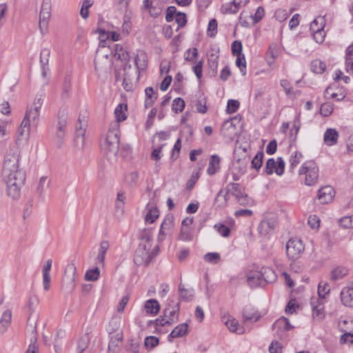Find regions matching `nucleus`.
<instances>
[{
  "label": "nucleus",
  "mask_w": 353,
  "mask_h": 353,
  "mask_svg": "<svg viewBox=\"0 0 353 353\" xmlns=\"http://www.w3.org/2000/svg\"><path fill=\"white\" fill-rule=\"evenodd\" d=\"M208 65L210 68L216 71L218 66V56L211 54L208 58Z\"/></svg>",
  "instance_id": "nucleus-61"
},
{
  "label": "nucleus",
  "mask_w": 353,
  "mask_h": 353,
  "mask_svg": "<svg viewBox=\"0 0 353 353\" xmlns=\"http://www.w3.org/2000/svg\"><path fill=\"white\" fill-rule=\"evenodd\" d=\"M129 295L124 296L119 302L116 307V310L118 313H123L124 309L129 301Z\"/></svg>",
  "instance_id": "nucleus-50"
},
{
  "label": "nucleus",
  "mask_w": 353,
  "mask_h": 353,
  "mask_svg": "<svg viewBox=\"0 0 353 353\" xmlns=\"http://www.w3.org/2000/svg\"><path fill=\"white\" fill-rule=\"evenodd\" d=\"M303 157V155L299 152H296L294 155L291 156L290 162V168L294 169L299 163Z\"/></svg>",
  "instance_id": "nucleus-52"
},
{
  "label": "nucleus",
  "mask_w": 353,
  "mask_h": 353,
  "mask_svg": "<svg viewBox=\"0 0 353 353\" xmlns=\"http://www.w3.org/2000/svg\"><path fill=\"white\" fill-rule=\"evenodd\" d=\"M350 323L353 325V321H348L347 320H343L340 321L339 323V327L340 330L343 332L340 339V342L342 344L350 343H353V334L351 333L353 331V327H345V325L346 324Z\"/></svg>",
  "instance_id": "nucleus-9"
},
{
  "label": "nucleus",
  "mask_w": 353,
  "mask_h": 353,
  "mask_svg": "<svg viewBox=\"0 0 353 353\" xmlns=\"http://www.w3.org/2000/svg\"><path fill=\"white\" fill-rule=\"evenodd\" d=\"M84 142H85V134H82V131H79V134H76L75 135V146L78 148L79 149L81 150L83 149L84 146Z\"/></svg>",
  "instance_id": "nucleus-51"
},
{
  "label": "nucleus",
  "mask_w": 353,
  "mask_h": 353,
  "mask_svg": "<svg viewBox=\"0 0 353 353\" xmlns=\"http://www.w3.org/2000/svg\"><path fill=\"white\" fill-rule=\"evenodd\" d=\"M285 163L281 157L277 158L276 161L274 159H269L265 164V172L267 174H272L274 172L277 175H281L284 172Z\"/></svg>",
  "instance_id": "nucleus-6"
},
{
  "label": "nucleus",
  "mask_w": 353,
  "mask_h": 353,
  "mask_svg": "<svg viewBox=\"0 0 353 353\" xmlns=\"http://www.w3.org/2000/svg\"><path fill=\"white\" fill-rule=\"evenodd\" d=\"M240 120L241 119L238 117H234L230 120H227L223 123L222 129L234 128L236 125V123H239L240 122Z\"/></svg>",
  "instance_id": "nucleus-55"
},
{
  "label": "nucleus",
  "mask_w": 353,
  "mask_h": 353,
  "mask_svg": "<svg viewBox=\"0 0 353 353\" xmlns=\"http://www.w3.org/2000/svg\"><path fill=\"white\" fill-rule=\"evenodd\" d=\"M2 179L6 184L7 194L13 200H17L21 194V188L26 181V172L19 168V154L10 151L6 155Z\"/></svg>",
  "instance_id": "nucleus-1"
},
{
  "label": "nucleus",
  "mask_w": 353,
  "mask_h": 353,
  "mask_svg": "<svg viewBox=\"0 0 353 353\" xmlns=\"http://www.w3.org/2000/svg\"><path fill=\"white\" fill-rule=\"evenodd\" d=\"M236 65L240 68L241 72H242L243 75L245 74V67H246V61L245 59L244 54H236Z\"/></svg>",
  "instance_id": "nucleus-39"
},
{
  "label": "nucleus",
  "mask_w": 353,
  "mask_h": 353,
  "mask_svg": "<svg viewBox=\"0 0 353 353\" xmlns=\"http://www.w3.org/2000/svg\"><path fill=\"white\" fill-rule=\"evenodd\" d=\"M248 1L249 0H233L230 3L223 6L222 11L224 13L235 14L241 7L246 5Z\"/></svg>",
  "instance_id": "nucleus-12"
},
{
  "label": "nucleus",
  "mask_w": 353,
  "mask_h": 353,
  "mask_svg": "<svg viewBox=\"0 0 353 353\" xmlns=\"http://www.w3.org/2000/svg\"><path fill=\"white\" fill-rule=\"evenodd\" d=\"M179 290L180 293V298L185 301H190L193 297V294L184 288V285L181 283L179 286Z\"/></svg>",
  "instance_id": "nucleus-37"
},
{
  "label": "nucleus",
  "mask_w": 353,
  "mask_h": 353,
  "mask_svg": "<svg viewBox=\"0 0 353 353\" xmlns=\"http://www.w3.org/2000/svg\"><path fill=\"white\" fill-rule=\"evenodd\" d=\"M67 128V112L65 109H61L57 114V123L56 132L66 131Z\"/></svg>",
  "instance_id": "nucleus-16"
},
{
  "label": "nucleus",
  "mask_w": 353,
  "mask_h": 353,
  "mask_svg": "<svg viewBox=\"0 0 353 353\" xmlns=\"http://www.w3.org/2000/svg\"><path fill=\"white\" fill-rule=\"evenodd\" d=\"M159 343V338L153 336H147L145 339L144 345L147 347L153 348L156 347Z\"/></svg>",
  "instance_id": "nucleus-45"
},
{
  "label": "nucleus",
  "mask_w": 353,
  "mask_h": 353,
  "mask_svg": "<svg viewBox=\"0 0 353 353\" xmlns=\"http://www.w3.org/2000/svg\"><path fill=\"white\" fill-rule=\"evenodd\" d=\"M264 157V154L262 151H259L257 152V154L254 156L253 159L251 162V167L253 169H255L256 170H259L263 164V159Z\"/></svg>",
  "instance_id": "nucleus-31"
},
{
  "label": "nucleus",
  "mask_w": 353,
  "mask_h": 353,
  "mask_svg": "<svg viewBox=\"0 0 353 353\" xmlns=\"http://www.w3.org/2000/svg\"><path fill=\"white\" fill-rule=\"evenodd\" d=\"M144 307L148 314L155 315L159 312L160 305L156 299H150L145 302Z\"/></svg>",
  "instance_id": "nucleus-24"
},
{
  "label": "nucleus",
  "mask_w": 353,
  "mask_h": 353,
  "mask_svg": "<svg viewBox=\"0 0 353 353\" xmlns=\"http://www.w3.org/2000/svg\"><path fill=\"white\" fill-rule=\"evenodd\" d=\"M159 216V213L157 209L150 210L145 215V220L146 222L152 223Z\"/></svg>",
  "instance_id": "nucleus-47"
},
{
  "label": "nucleus",
  "mask_w": 353,
  "mask_h": 353,
  "mask_svg": "<svg viewBox=\"0 0 353 353\" xmlns=\"http://www.w3.org/2000/svg\"><path fill=\"white\" fill-rule=\"evenodd\" d=\"M285 324H286V323H285V317L280 318L273 324L272 329L276 330V332L279 334V330H285Z\"/></svg>",
  "instance_id": "nucleus-59"
},
{
  "label": "nucleus",
  "mask_w": 353,
  "mask_h": 353,
  "mask_svg": "<svg viewBox=\"0 0 353 353\" xmlns=\"http://www.w3.org/2000/svg\"><path fill=\"white\" fill-rule=\"evenodd\" d=\"M347 274V270L343 268H336L332 271L331 277L333 280L343 278Z\"/></svg>",
  "instance_id": "nucleus-40"
},
{
  "label": "nucleus",
  "mask_w": 353,
  "mask_h": 353,
  "mask_svg": "<svg viewBox=\"0 0 353 353\" xmlns=\"http://www.w3.org/2000/svg\"><path fill=\"white\" fill-rule=\"evenodd\" d=\"M12 320V312L10 310H6L0 320V332L3 333L10 325Z\"/></svg>",
  "instance_id": "nucleus-25"
},
{
  "label": "nucleus",
  "mask_w": 353,
  "mask_h": 353,
  "mask_svg": "<svg viewBox=\"0 0 353 353\" xmlns=\"http://www.w3.org/2000/svg\"><path fill=\"white\" fill-rule=\"evenodd\" d=\"M45 101V95L38 94L32 102L27 105L24 117L18 128V135L24 137L26 140L30 137L31 130H37L41 120V109Z\"/></svg>",
  "instance_id": "nucleus-2"
},
{
  "label": "nucleus",
  "mask_w": 353,
  "mask_h": 353,
  "mask_svg": "<svg viewBox=\"0 0 353 353\" xmlns=\"http://www.w3.org/2000/svg\"><path fill=\"white\" fill-rule=\"evenodd\" d=\"M188 332V324L182 323L176 326L170 334L168 338L169 341H171L172 339L180 337L185 334Z\"/></svg>",
  "instance_id": "nucleus-26"
},
{
  "label": "nucleus",
  "mask_w": 353,
  "mask_h": 353,
  "mask_svg": "<svg viewBox=\"0 0 353 353\" xmlns=\"http://www.w3.org/2000/svg\"><path fill=\"white\" fill-rule=\"evenodd\" d=\"M217 32V21L215 19H212L210 21L208 28V35L210 37H213Z\"/></svg>",
  "instance_id": "nucleus-42"
},
{
  "label": "nucleus",
  "mask_w": 353,
  "mask_h": 353,
  "mask_svg": "<svg viewBox=\"0 0 353 353\" xmlns=\"http://www.w3.org/2000/svg\"><path fill=\"white\" fill-rule=\"evenodd\" d=\"M110 127L106 128L100 136L99 139V148L101 154L105 157L106 160L109 161V152L110 148Z\"/></svg>",
  "instance_id": "nucleus-7"
},
{
  "label": "nucleus",
  "mask_w": 353,
  "mask_h": 353,
  "mask_svg": "<svg viewBox=\"0 0 353 353\" xmlns=\"http://www.w3.org/2000/svg\"><path fill=\"white\" fill-rule=\"evenodd\" d=\"M318 179V169L312 167L305 176V184L312 185L316 183Z\"/></svg>",
  "instance_id": "nucleus-29"
},
{
  "label": "nucleus",
  "mask_w": 353,
  "mask_h": 353,
  "mask_svg": "<svg viewBox=\"0 0 353 353\" xmlns=\"http://www.w3.org/2000/svg\"><path fill=\"white\" fill-rule=\"evenodd\" d=\"M171 223L172 221L170 219L164 220V221L162 223L158 237L159 241H163L165 236L164 229L170 228Z\"/></svg>",
  "instance_id": "nucleus-49"
},
{
  "label": "nucleus",
  "mask_w": 353,
  "mask_h": 353,
  "mask_svg": "<svg viewBox=\"0 0 353 353\" xmlns=\"http://www.w3.org/2000/svg\"><path fill=\"white\" fill-rule=\"evenodd\" d=\"M185 107V102L181 98H176L174 100L172 103V110L176 112H181Z\"/></svg>",
  "instance_id": "nucleus-41"
},
{
  "label": "nucleus",
  "mask_w": 353,
  "mask_h": 353,
  "mask_svg": "<svg viewBox=\"0 0 353 353\" xmlns=\"http://www.w3.org/2000/svg\"><path fill=\"white\" fill-rule=\"evenodd\" d=\"M76 268L73 264L68 265L65 270L63 283L70 292H72L75 288Z\"/></svg>",
  "instance_id": "nucleus-8"
},
{
  "label": "nucleus",
  "mask_w": 353,
  "mask_h": 353,
  "mask_svg": "<svg viewBox=\"0 0 353 353\" xmlns=\"http://www.w3.org/2000/svg\"><path fill=\"white\" fill-rule=\"evenodd\" d=\"M146 99L145 101V106L146 108L151 107L155 99L157 98V94L154 92L152 87H148L145 90Z\"/></svg>",
  "instance_id": "nucleus-28"
},
{
  "label": "nucleus",
  "mask_w": 353,
  "mask_h": 353,
  "mask_svg": "<svg viewBox=\"0 0 353 353\" xmlns=\"http://www.w3.org/2000/svg\"><path fill=\"white\" fill-rule=\"evenodd\" d=\"M71 80V75L69 74H66L61 85V99L62 101H66L70 98Z\"/></svg>",
  "instance_id": "nucleus-13"
},
{
  "label": "nucleus",
  "mask_w": 353,
  "mask_h": 353,
  "mask_svg": "<svg viewBox=\"0 0 353 353\" xmlns=\"http://www.w3.org/2000/svg\"><path fill=\"white\" fill-rule=\"evenodd\" d=\"M214 228L223 236L227 237L230 235V229L224 224H216Z\"/></svg>",
  "instance_id": "nucleus-54"
},
{
  "label": "nucleus",
  "mask_w": 353,
  "mask_h": 353,
  "mask_svg": "<svg viewBox=\"0 0 353 353\" xmlns=\"http://www.w3.org/2000/svg\"><path fill=\"white\" fill-rule=\"evenodd\" d=\"M175 20L179 27H183L187 23L186 15L183 12L176 14Z\"/></svg>",
  "instance_id": "nucleus-60"
},
{
  "label": "nucleus",
  "mask_w": 353,
  "mask_h": 353,
  "mask_svg": "<svg viewBox=\"0 0 353 353\" xmlns=\"http://www.w3.org/2000/svg\"><path fill=\"white\" fill-rule=\"evenodd\" d=\"M325 24V23L324 18L322 17H318L310 23V30L312 32L323 29Z\"/></svg>",
  "instance_id": "nucleus-34"
},
{
  "label": "nucleus",
  "mask_w": 353,
  "mask_h": 353,
  "mask_svg": "<svg viewBox=\"0 0 353 353\" xmlns=\"http://www.w3.org/2000/svg\"><path fill=\"white\" fill-rule=\"evenodd\" d=\"M341 300L346 307H353V288H344L341 292Z\"/></svg>",
  "instance_id": "nucleus-14"
},
{
  "label": "nucleus",
  "mask_w": 353,
  "mask_h": 353,
  "mask_svg": "<svg viewBox=\"0 0 353 353\" xmlns=\"http://www.w3.org/2000/svg\"><path fill=\"white\" fill-rule=\"evenodd\" d=\"M100 270L99 267L90 269L85 274V279L86 281H95L99 279Z\"/></svg>",
  "instance_id": "nucleus-33"
},
{
  "label": "nucleus",
  "mask_w": 353,
  "mask_h": 353,
  "mask_svg": "<svg viewBox=\"0 0 353 353\" xmlns=\"http://www.w3.org/2000/svg\"><path fill=\"white\" fill-rule=\"evenodd\" d=\"M332 111V106L330 103H323L321 105L320 108V113L324 117L329 116Z\"/></svg>",
  "instance_id": "nucleus-58"
},
{
  "label": "nucleus",
  "mask_w": 353,
  "mask_h": 353,
  "mask_svg": "<svg viewBox=\"0 0 353 353\" xmlns=\"http://www.w3.org/2000/svg\"><path fill=\"white\" fill-rule=\"evenodd\" d=\"M128 105L127 103H119L114 109V114L117 123L124 121L127 119Z\"/></svg>",
  "instance_id": "nucleus-15"
},
{
  "label": "nucleus",
  "mask_w": 353,
  "mask_h": 353,
  "mask_svg": "<svg viewBox=\"0 0 353 353\" xmlns=\"http://www.w3.org/2000/svg\"><path fill=\"white\" fill-rule=\"evenodd\" d=\"M270 353H282V347L278 341L272 342L269 347Z\"/></svg>",
  "instance_id": "nucleus-64"
},
{
  "label": "nucleus",
  "mask_w": 353,
  "mask_h": 353,
  "mask_svg": "<svg viewBox=\"0 0 353 353\" xmlns=\"http://www.w3.org/2000/svg\"><path fill=\"white\" fill-rule=\"evenodd\" d=\"M141 240V243H150L152 234L150 230L144 229L141 231L139 236Z\"/></svg>",
  "instance_id": "nucleus-57"
},
{
  "label": "nucleus",
  "mask_w": 353,
  "mask_h": 353,
  "mask_svg": "<svg viewBox=\"0 0 353 353\" xmlns=\"http://www.w3.org/2000/svg\"><path fill=\"white\" fill-rule=\"evenodd\" d=\"M38 315L34 314V313H30L29 316L27 321V327L30 332L32 334V337L34 338V342H37V325Z\"/></svg>",
  "instance_id": "nucleus-18"
},
{
  "label": "nucleus",
  "mask_w": 353,
  "mask_h": 353,
  "mask_svg": "<svg viewBox=\"0 0 353 353\" xmlns=\"http://www.w3.org/2000/svg\"><path fill=\"white\" fill-rule=\"evenodd\" d=\"M152 257L150 252H145L138 248L135 251L134 261L138 265H148L150 263Z\"/></svg>",
  "instance_id": "nucleus-11"
},
{
  "label": "nucleus",
  "mask_w": 353,
  "mask_h": 353,
  "mask_svg": "<svg viewBox=\"0 0 353 353\" xmlns=\"http://www.w3.org/2000/svg\"><path fill=\"white\" fill-rule=\"evenodd\" d=\"M129 61V54L123 49V46L116 44L114 52L112 56V65L114 67V74L116 81L119 80L120 73L124 70Z\"/></svg>",
  "instance_id": "nucleus-4"
},
{
  "label": "nucleus",
  "mask_w": 353,
  "mask_h": 353,
  "mask_svg": "<svg viewBox=\"0 0 353 353\" xmlns=\"http://www.w3.org/2000/svg\"><path fill=\"white\" fill-rule=\"evenodd\" d=\"M50 56V50L49 49L44 48L41 50L40 54V63L41 65H48Z\"/></svg>",
  "instance_id": "nucleus-43"
},
{
  "label": "nucleus",
  "mask_w": 353,
  "mask_h": 353,
  "mask_svg": "<svg viewBox=\"0 0 353 353\" xmlns=\"http://www.w3.org/2000/svg\"><path fill=\"white\" fill-rule=\"evenodd\" d=\"M339 225L345 228L349 229L353 228V215L343 216L339 220Z\"/></svg>",
  "instance_id": "nucleus-38"
},
{
  "label": "nucleus",
  "mask_w": 353,
  "mask_h": 353,
  "mask_svg": "<svg viewBox=\"0 0 353 353\" xmlns=\"http://www.w3.org/2000/svg\"><path fill=\"white\" fill-rule=\"evenodd\" d=\"M261 275V279L263 281V285L266 283L273 282L276 279V274L272 269L270 268H263L261 271L259 272Z\"/></svg>",
  "instance_id": "nucleus-22"
},
{
  "label": "nucleus",
  "mask_w": 353,
  "mask_h": 353,
  "mask_svg": "<svg viewBox=\"0 0 353 353\" xmlns=\"http://www.w3.org/2000/svg\"><path fill=\"white\" fill-rule=\"evenodd\" d=\"M286 254L291 260L299 259L304 250L302 241L299 239H290L286 243Z\"/></svg>",
  "instance_id": "nucleus-5"
},
{
  "label": "nucleus",
  "mask_w": 353,
  "mask_h": 353,
  "mask_svg": "<svg viewBox=\"0 0 353 353\" xmlns=\"http://www.w3.org/2000/svg\"><path fill=\"white\" fill-rule=\"evenodd\" d=\"M88 125V118L85 116H79L78 122L76 125V134H79V131H82V134H85V129Z\"/></svg>",
  "instance_id": "nucleus-35"
},
{
  "label": "nucleus",
  "mask_w": 353,
  "mask_h": 353,
  "mask_svg": "<svg viewBox=\"0 0 353 353\" xmlns=\"http://www.w3.org/2000/svg\"><path fill=\"white\" fill-rule=\"evenodd\" d=\"M312 34L314 39L317 43H321L324 41L325 34L323 29H321L318 31H312Z\"/></svg>",
  "instance_id": "nucleus-62"
},
{
  "label": "nucleus",
  "mask_w": 353,
  "mask_h": 353,
  "mask_svg": "<svg viewBox=\"0 0 353 353\" xmlns=\"http://www.w3.org/2000/svg\"><path fill=\"white\" fill-rule=\"evenodd\" d=\"M326 68V64L320 60H314L311 63V69L313 72L322 74Z\"/></svg>",
  "instance_id": "nucleus-32"
},
{
  "label": "nucleus",
  "mask_w": 353,
  "mask_h": 353,
  "mask_svg": "<svg viewBox=\"0 0 353 353\" xmlns=\"http://www.w3.org/2000/svg\"><path fill=\"white\" fill-rule=\"evenodd\" d=\"M247 281L251 288L263 286V281L259 272H252L247 276Z\"/></svg>",
  "instance_id": "nucleus-19"
},
{
  "label": "nucleus",
  "mask_w": 353,
  "mask_h": 353,
  "mask_svg": "<svg viewBox=\"0 0 353 353\" xmlns=\"http://www.w3.org/2000/svg\"><path fill=\"white\" fill-rule=\"evenodd\" d=\"M51 13H39V28L42 35L47 33Z\"/></svg>",
  "instance_id": "nucleus-21"
},
{
  "label": "nucleus",
  "mask_w": 353,
  "mask_h": 353,
  "mask_svg": "<svg viewBox=\"0 0 353 353\" xmlns=\"http://www.w3.org/2000/svg\"><path fill=\"white\" fill-rule=\"evenodd\" d=\"M95 32L99 34V43L94 59L95 70L99 78L102 81H105L108 78V70L110 68V32L101 28H98Z\"/></svg>",
  "instance_id": "nucleus-3"
},
{
  "label": "nucleus",
  "mask_w": 353,
  "mask_h": 353,
  "mask_svg": "<svg viewBox=\"0 0 353 353\" xmlns=\"http://www.w3.org/2000/svg\"><path fill=\"white\" fill-rule=\"evenodd\" d=\"M345 70L353 74V45L347 47L345 54Z\"/></svg>",
  "instance_id": "nucleus-23"
},
{
  "label": "nucleus",
  "mask_w": 353,
  "mask_h": 353,
  "mask_svg": "<svg viewBox=\"0 0 353 353\" xmlns=\"http://www.w3.org/2000/svg\"><path fill=\"white\" fill-rule=\"evenodd\" d=\"M330 288L327 283L321 282L319 284L318 294L321 298H325V295L330 292Z\"/></svg>",
  "instance_id": "nucleus-48"
},
{
  "label": "nucleus",
  "mask_w": 353,
  "mask_h": 353,
  "mask_svg": "<svg viewBox=\"0 0 353 353\" xmlns=\"http://www.w3.org/2000/svg\"><path fill=\"white\" fill-rule=\"evenodd\" d=\"M232 52L234 55L242 54V43L239 41H234L232 44Z\"/></svg>",
  "instance_id": "nucleus-63"
},
{
  "label": "nucleus",
  "mask_w": 353,
  "mask_h": 353,
  "mask_svg": "<svg viewBox=\"0 0 353 353\" xmlns=\"http://www.w3.org/2000/svg\"><path fill=\"white\" fill-rule=\"evenodd\" d=\"M334 196V190L330 185L323 187L319 190L318 199L321 203L325 204L329 203L332 200Z\"/></svg>",
  "instance_id": "nucleus-10"
},
{
  "label": "nucleus",
  "mask_w": 353,
  "mask_h": 353,
  "mask_svg": "<svg viewBox=\"0 0 353 353\" xmlns=\"http://www.w3.org/2000/svg\"><path fill=\"white\" fill-rule=\"evenodd\" d=\"M135 65L139 72L143 71L148 66V56L144 52H139L135 57Z\"/></svg>",
  "instance_id": "nucleus-20"
},
{
  "label": "nucleus",
  "mask_w": 353,
  "mask_h": 353,
  "mask_svg": "<svg viewBox=\"0 0 353 353\" xmlns=\"http://www.w3.org/2000/svg\"><path fill=\"white\" fill-rule=\"evenodd\" d=\"M239 102L237 100L230 99L228 101L227 112L230 114L237 111L239 108Z\"/></svg>",
  "instance_id": "nucleus-46"
},
{
  "label": "nucleus",
  "mask_w": 353,
  "mask_h": 353,
  "mask_svg": "<svg viewBox=\"0 0 353 353\" xmlns=\"http://www.w3.org/2000/svg\"><path fill=\"white\" fill-rule=\"evenodd\" d=\"M338 138V132L335 129L329 128L324 134L323 141L327 145L332 146L337 143Z\"/></svg>",
  "instance_id": "nucleus-17"
},
{
  "label": "nucleus",
  "mask_w": 353,
  "mask_h": 353,
  "mask_svg": "<svg viewBox=\"0 0 353 353\" xmlns=\"http://www.w3.org/2000/svg\"><path fill=\"white\" fill-rule=\"evenodd\" d=\"M225 324L231 332H237L239 334L242 333V329L239 328V324L236 319H228L225 322Z\"/></svg>",
  "instance_id": "nucleus-36"
},
{
  "label": "nucleus",
  "mask_w": 353,
  "mask_h": 353,
  "mask_svg": "<svg viewBox=\"0 0 353 353\" xmlns=\"http://www.w3.org/2000/svg\"><path fill=\"white\" fill-rule=\"evenodd\" d=\"M274 228V223L271 222L270 220L263 221L259 225V229L262 232L263 230L265 233H268L269 230H273Z\"/></svg>",
  "instance_id": "nucleus-53"
},
{
  "label": "nucleus",
  "mask_w": 353,
  "mask_h": 353,
  "mask_svg": "<svg viewBox=\"0 0 353 353\" xmlns=\"http://www.w3.org/2000/svg\"><path fill=\"white\" fill-rule=\"evenodd\" d=\"M90 341V338L88 333L80 337L77 343L79 353H83V352L88 347Z\"/></svg>",
  "instance_id": "nucleus-30"
},
{
  "label": "nucleus",
  "mask_w": 353,
  "mask_h": 353,
  "mask_svg": "<svg viewBox=\"0 0 353 353\" xmlns=\"http://www.w3.org/2000/svg\"><path fill=\"white\" fill-rule=\"evenodd\" d=\"M220 158L217 155H212L210 157L208 173L210 175L214 174L219 169Z\"/></svg>",
  "instance_id": "nucleus-27"
},
{
  "label": "nucleus",
  "mask_w": 353,
  "mask_h": 353,
  "mask_svg": "<svg viewBox=\"0 0 353 353\" xmlns=\"http://www.w3.org/2000/svg\"><path fill=\"white\" fill-rule=\"evenodd\" d=\"M307 223L312 229H318L320 226V219L316 215L310 216Z\"/></svg>",
  "instance_id": "nucleus-56"
},
{
  "label": "nucleus",
  "mask_w": 353,
  "mask_h": 353,
  "mask_svg": "<svg viewBox=\"0 0 353 353\" xmlns=\"http://www.w3.org/2000/svg\"><path fill=\"white\" fill-rule=\"evenodd\" d=\"M205 261L211 263H217L220 261V255L216 252H210L204 256Z\"/></svg>",
  "instance_id": "nucleus-44"
}]
</instances>
